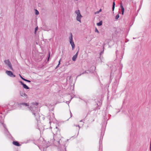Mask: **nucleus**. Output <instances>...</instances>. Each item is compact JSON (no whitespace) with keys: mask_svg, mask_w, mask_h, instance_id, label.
Here are the masks:
<instances>
[{"mask_svg":"<svg viewBox=\"0 0 151 151\" xmlns=\"http://www.w3.org/2000/svg\"><path fill=\"white\" fill-rule=\"evenodd\" d=\"M54 130L56 131V133H54L53 132L54 136L53 139H51L49 142L50 145L52 144L56 146H58L59 145H63L62 139H63L61 136L60 133V131L58 130L57 127H56L54 129Z\"/></svg>","mask_w":151,"mask_h":151,"instance_id":"1","label":"nucleus"},{"mask_svg":"<svg viewBox=\"0 0 151 151\" xmlns=\"http://www.w3.org/2000/svg\"><path fill=\"white\" fill-rule=\"evenodd\" d=\"M38 103L37 102L33 103L32 105L29 108V110L32 112L33 114L36 118L37 120L39 118L40 116L39 114V110L37 107Z\"/></svg>","mask_w":151,"mask_h":151,"instance_id":"2","label":"nucleus"},{"mask_svg":"<svg viewBox=\"0 0 151 151\" xmlns=\"http://www.w3.org/2000/svg\"><path fill=\"white\" fill-rule=\"evenodd\" d=\"M0 126L1 127V126H3L4 129V133L6 135L7 137L9 138L11 136V135L10 134L8 131V130L6 128V125L3 122L2 120L1 121V120L0 119Z\"/></svg>","mask_w":151,"mask_h":151,"instance_id":"3","label":"nucleus"},{"mask_svg":"<svg viewBox=\"0 0 151 151\" xmlns=\"http://www.w3.org/2000/svg\"><path fill=\"white\" fill-rule=\"evenodd\" d=\"M105 130V128L104 127L102 128L101 132V136L99 141V149H100L101 147V145H102V140L103 138V137L104 135Z\"/></svg>","mask_w":151,"mask_h":151,"instance_id":"4","label":"nucleus"},{"mask_svg":"<svg viewBox=\"0 0 151 151\" xmlns=\"http://www.w3.org/2000/svg\"><path fill=\"white\" fill-rule=\"evenodd\" d=\"M121 74H118L116 76L115 78V81L114 83V87H117L118 85L119 82V80L121 77Z\"/></svg>","mask_w":151,"mask_h":151,"instance_id":"5","label":"nucleus"},{"mask_svg":"<svg viewBox=\"0 0 151 151\" xmlns=\"http://www.w3.org/2000/svg\"><path fill=\"white\" fill-rule=\"evenodd\" d=\"M75 13L77 14L76 20L80 22H81V18L82 17L80 13V11L79 10H78L75 11Z\"/></svg>","mask_w":151,"mask_h":151,"instance_id":"6","label":"nucleus"},{"mask_svg":"<svg viewBox=\"0 0 151 151\" xmlns=\"http://www.w3.org/2000/svg\"><path fill=\"white\" fill-rule=\"evenodd\" d=\"M4 62L9 68L10 69L12 70H13L12 65L9 60H4Z\"/></svg>","mask_w":151,"mask_h":151,"instance_id":"7","label":"nucleus"},{"mask_svg":"<svg viewBox=\"0 0 151 151\" xmlns=\"http://www.w3.org/2000/svg\"><path fill=\"white\" fill-rule=\"evenodd\" d=\"M20 96H22L24 99H27L28 98L27 95L24 92H20Z\"/></svg>","mask_w":151,"mask_h":151,"instance_id":"8","label":"nucleus"},{"mask_svg":"<svg viewBox=\"0 0 151 151\" xmlns=\"http://www.w3.org/2000/svg\"><path fill=\"white\" fill-rule=\"evenodd\" d=\"M6 73L10 77H15L16 76L15 75H14L12 72L10 71L6 70Z\"/></svg>","mask_w":151,"mask_h":151,"instance_id":"9","label":"nucleus"},{"mask_svg":"<svg viewBox=\"0 0 151 151\" xmlns=\"http://www.w3.org/2000/svg\"><path fill=\"white\" fill-rule=\"evenodd\" d=\"M78 51L73 56L72 58V60L73 61H75L76 60V59L78 57Z\"/></svg>","mask_w":151,"mask_h":151,"instance_id":"10","label":"nucleus"},{"mask_svg":"<svg viewBox=\"0 0 151 151\" xmlns=\"http://www.w3.org/2000/svg\"><path fill=\"white\" fill-rule=\"evenodd\" d=\"M20 83L22 84L23 86V87L25 89H29V88L25 84H24L23 82L21 81H19Z\"/></svg>","mask_w":151,"mask_h":151,"instance_id":"11","label":"nucleus"},{"mask_svg":"<svg viewBox=\"0 0 151 151\" xmlns=\"http://www.w3.org/2000/svg\"><path fill=\"white\" fill-rule=\"evenodd\" d=\"M69 41L72 47V50H73L75 46V44L74 43L73 41V40H70Z\"/></svg>","mask_w":151,"mask_h":151,"instance_id":"12","label":"nucleus"},{"mask_svg":"<svg viewBox=\"0 0 151 151\" xmlns=\"http://www.w3.org/2000/svg\"><path fill=\"white\" fill-rule=\"evenodd\" d=\"M54 114L53 113H52L51 116H52V118L51 119L50 118V122L49 123H50L51 122H52V121L55 120V119L54 116Z\"/></svg>","mask_w":151,"mask_h":151,"instance_id":"13","label":"nucleus"},{"mask_svg":"<svg viewBox=\"0 0 151 151\" xmlns=\"http://www.w3.org/2000/svg\"><path fill=\"white\" fill-rule=\"evenodd\" d=\"M13 145L17 146H20V145L17 141H13Z\"/></svg>","mask_w":151,"mask_h":151,"instance_id":"14","label":"nucleus"},{"mask_svg":"<svg viewBox=\"0 0 151 151\" xmlns=\"http://www.w3.org/2000/svg\"><path fill=\"white\" fill-rule=\"evenodd\" d=\"M120 7L122 9V14L123 15L124 12V8L123 6L122 3H121L120 4Z\"/></svg>","mask_w":151,"mask_h":151,"instance_id":"15","label":"nucleus"},{"mask_svg":"<svg viewBox=\"0 0 151 151\" xmlns=\"http://www.w3.org/2000/svg\"><path fill=\"white\" fill-rule=\"evenodd\" d=\"M20 105H22L23 106H27L29 105L28 104V103H22L20 104Z\"/></svg>","mask_w":151,"mask_h":151,"instance_id":"16","label":"nucleus"},{"mask_svg":"<svg viewBox=\"0 0 151 151\" xmlns=\"http://www.w3.org/2000/svg\"><path fill=\"white\" fill-rule=\"evenodd\" d=\"M69 41L71 40H73V35L72 33H70V36L69 38Z\"/></svg>","mask_w":151,"mask_h":151,"instance_id":"17","label":"nucleus"},{"mask_svg":"<svg viewBox=\"0 0 151 151\" xmlns=\"http://www.w3.org/2000/svg\"><path fill=\"white\" fill-rule=\"evenodd\" d=\"M102 22L101 21L99 22V23H97V24L98 26H100L102 25Z\"/></svg>","mask_w":151,"mask_h":151,"instance_id":"18","label":"nucleus"},{"mask_svg":"<svg viewBox=\"0 0 151 151\" xmlns=\"http://www.w3.org/2000/svg\"><path fill=\"white\" fill-rule=\"evenodd\" d=\"M61 59H60V60H59V62H58V65L56 66V68H55V69H57V68L60 65V61H61Z\"/></svg>","mask_w":151,"mask_h":151,"instance_id":"19","label":"nucleus"},{"mask_svg":"<svg viewBox=\"0 0 151 151\" xmlns=\"http://www.w3.org/2000/svg\"><path fill=\"white\" fill-rule=\"evenodd\" d=\"M115 2L114 1L113 4V6H112V10L113 11H114V9L115 6Z\"/></svg>","mask_w":151,"mask_h":151,"instance_id":"20","label":"nucleus"},{"mask_svg":"<svg viewBox=\"0 0 151 151\" xmlns=\"http://www.w3.org/2000/svg\"><path fill=\"white\" fill-rule=\"evenodd\" d=\"M71 76H68L67 77V81H68L69 80H70L71 78Z\"/></svg>","mask_w":151,"mask_h":151,"instance_id":"21","label":"nucleus"},{"mask_svg":"<svg viewBox=\"0 0 151 151\" xmlns=\"http://www.w3.org/2000/svg\"><path fill=\"white\" fill-rule=\"evenodd\" d=\"M87 73L86 72V71H85L84 72L82 73L81 74H80V75H78L77 76V77H78V76H81V75H82V74H85V73Z\"/></svg>","mask_w":151,"mask_h":151,"instance_id":"22","label":"nucleus"},{"mask_svg":"<svg viewBox=\"0 0 151 151\" xmlns=\"http://www.w3.org/2000/svg\"><path fill=\"white\" fill-rule=\"evenodd\" d=\"M39 12L36 9L35 10V14L36 15H38L39 14Z\"/></svg>","mask_w":151,"mask_h":151,"instance_id":"23","label":"nucleus"},{"mask_svg":"<svg viewBox=\"0 0 151 151\" xmlns=\"http://www.w3.org/2000/svg\"><path fill=\"white\" fill-rule=\"evenodd\" d=\"M119 17V14L117 15L116 16H115V19H118Z\"/></svg>","mask_w":151,"mask_h":151,"instance_id":"24","label":"nucleus"},{"mask_svg":"<svg viewBox=\"0 0 151 151\" xmlns=\"http://www.w3.org/2000/svg\"><path fill=\"white\" fill-rule=\"evenodd\" d=\"M23 80L25 81H26V82H29V83H30L31 82V81L29 80H27L26 79H23Z\"/></svg>","mask_w":151,"mask_h":151,"instance_id":"25","label":"nucleus"},{"mask_svg":"<svg viewBox=\"0 0 151 151\" xmlns=\"http://www.w3.org/2000/svg\"><path fill=\"white\" fill-rule=\"evenodd\" d=\"M75 126H76V127H78L79 128V129H78V133H79V130L80 128V126L79 125H74Z\"/></svg>","mask_w":151,"mask_h":151,"instance_id":"26","label":"nucleus"},{"mask_svg":"<svg viewBox=\"0 0 151 151\" xmlns=\"http://www.w3.org/2000/svg\"><path fill=\"white\" fill-rule=\"evenodd\" d=\"M95 32H97L98 33H99V31L96 28V29H95Z\"/></svg>","mask_w":151,"mask_h":151,"instance_id":"27","label":"nucleus"},{"mask_svg":"<svg viewBox=\"0 0 151 151\" xmlns=\"http://www.w3.org/2000/svg\"><path fill=\"white\" fill-rule=\"evenodd\" d=\"M38 28L37 27H36L35 29V32H36Z\"/></svg>","mask_w":151,"mask_h":151,"instance_id":"28","label":"nucleus"},{"mask_svg":"<svg viewBox=\"0 0 151 151\" xmlns=\"http://www.w3.org/2000/svg\"><path fill=\"white\" fill-rule=\"evenodd\" d=\"M111 76H112V73H111V76H110V80L111 81Z\"/></svg>","mask_w":151,"mask_h":151,"instance_id":"29","label":"nucleus"},{"mask_svg":"<svg viewBox=\"0 0 151 151\" xmlns=\"http://www.w3.org/2000/svg\"><path fill=\"white\" fill-rule=\"evenodd\" d=\"M21 77V78L23 80V79H24V78H23L20 75H19Z\"/></svg>","mask_w":151,"mask_h":151,"instance_id":"30","label":"nucleus"},{"mask_svg":"<svg viewBox=\"0 0 151 151\" xmlns=\"http://www.w3.org/2000/svg\"><path fill=\"white\" fill-rule=\"evenodd\" d=\"M84 119H83L80 121V122H84Z\"/></svg>","mask_w":151,"mask_h":151,"instance_id":"31","label":"nucleus"},{"mask_svg":"<svg viewBox=\"0 0 151 151\" xmlns=\"http://www.w3.org/2000/svg\"><path fill=\"white\" fill-rule=\"evenodd\" d=\"M70 117H71L72 116V114L70 111Z\"/></svg>","mask_w":151,"mask_h":151,"instance_id":"32","label":"nucleus"},{"mask_svg":"<svg viewBox=\"0 0 151 151\" xmlns=\"http://www.w3.org/2000/svg\"><path fill=\"white\" fill-rule=\"evenodd\" d=\"M101 9H100L99 10V11L97 13H99V12H101Z\"/></svg>","mask_w":151,"mask_h":151,"instance_id":"33","label":"nucleus"},{"mask_svg":"<svg viewBox=\"0 0 151 151\" xmlns=\"http://www.w3.org/2000/svg\"><path fill=\"white\" fill-rule=\"evenodd\" d=\"M73 98H71V99L70 100V101H71V100Z\"/></svg>","mask_w":151,"mask_h":151,"instance_id":"34","label":"nucleus"},{"mask_svg":"<svg viewBox=\"0 0 151 151\" xmlns=\"http://www.w3.org/2000/svg\"><path fill=\"white\" fill-rule=\"evenodd\" d=\"M118 51H116V53H117V52H118Z\"/></svg>","mask_w":151,"mask_h":151,"instance_id":"35","label":"nucleus"},{"mask_svg":"<svg viewBox=\"0 0 151 151\" xmlns=\"http://www.w3.org/2000/svg\"><path fill=\"white\" fill-rule=\"evenodd\" d=\"M63 151H66V150H65H65H64Z\"/></svg>","mask_w":151,"mask_h":151,"instance_id":"36","label":"nucleus"},{"mask_svg":"<svg viewBox=\"0 0 151 151\" xmlns=\"http://www.w3.org/2000/svg\"><path fill=\"white\" fill-rule=\"evenodd\" d=\"M68 103H69V101H68Z\"/></svg>","mask_w":151,"mask_h":151,"instance_id":"37","label":"nucleus"}]
</instances>
